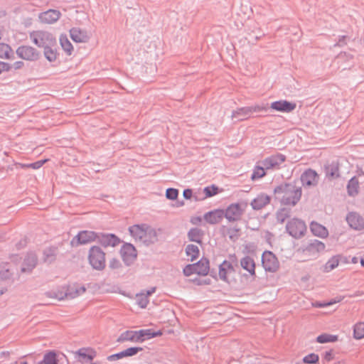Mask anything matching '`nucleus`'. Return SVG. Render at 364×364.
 Returning a JSON list of instances; mask_svg holds the SVG:
<instances>
[{
    "label": "nucleus",
    "instance_id": "nucleus-28",
    "mask_svg": "<svg viewBox=\"0 0 364 364\" xmlns=\"http://www.w3.org/2000/svg\"><path fill=\"white\" fill-rule=\"evenodd\" d=\"M240 266L245 270H246L250 276H255V262L254 259L250 257L246 256L241 259Z\"/></svg>",
    "mask_w": 364,
    "mask_h": 364
},
{
    "label": "nucleus",
    "instance_id": "nucleus-14",
    "mask_svg": "<svg viewBox=\"0 0 364 364\" xmlns=\"http://www.w3.org/2000/svg\"><path fill=\"white\" fill-rule=\"evenodd\" d=\"M285 159L286 157L284 155L278 154L265 159L262 164L266 169L275 168L283 164Z\"/></svg>",
    "mask_w": 364,
    "mask_h": 364
},
{
    "label": "nucleus",
    "instance_id": "nucleus-57",
    "mask_svg": "<svg viewBox=\"0 0 364 364\" xmlns=\"http://www.w3.org/2000/svg\"><path fill=\"white\" fill-rule=\"evenodd\" d=\"M1 266L2 265H0V275L1 277H6V273H8L9 269V268H6L7 264H4V267H1Z\"/></svg>",
    "mask_w": 364,
    "mask_h": 364
},
{
    "label": "nucleus",
    "instance_id": "nucleus-45",
    "mask_svg": "<svg viewBox=\"0 0 364 364\" xmlns=\"http://www.w3.org/2000/svg\"><path fill=\"white\" fill-rule=\"evenodd\" d=\"M326 171L328 173H330L331 176H338V171H339V167H338V162H333L331 164L328 165L326 167Z\"/></svg>",
    "mask_w": 364,
    "mask_h": 364
},
{
    "label": "nucleus",
    "instance_id": "nucleus-15",
    "mask_svg": "<svg viewBox=\"0 0 364 364\" xmlns=\"http://www.w3.org/2000/svg\"><path fill=\"white\" fill-rule=\"evenodd\" d=\"M318 176L317 173L310 168L305 171L301 176V181L304 186H314L318 183Z\"/></svg>",
    "mask_w": 364,
    "mask_h": 364
},
{
    "label": "nucleus",
    "instance_id": "nucleus-5",
    "mask_svg": "<svg viewBox=\"0 0 364 364\" xmlns=\"http://www.w3.org/2000/svg\"><path fill=\"white\" fill-rule=\"evenodd\" d=\"M286 229L291 236L295 238H299L305 235L306 225L305 223L300 219L291 218L287 222Z\"/></svg>",
    "mask_w": 364,
    "mask_h": 364
},
{
    "label": "nucleus",
    "instance_id": "nucleus-12",
    "mask_svg": "<svg viewBox=\"0 0 364 364\" xmlns=\"http://www.w3.org/2000/svg\"><path fill=\"white\" fill-rule=\"evenodd\" d=\"M61 16L60 11L56 9H48L38 14V19L41 23L45 24H53L58 21Z\"/></svg>",
    "mask_w": 364,
    "mask_h": 364
},
{
    "label": "nucleus",
    "instance_id": "nucleus-42",
    "mask_svg": "<svg viewBox=\"0 0 364 364\" xmlns=\"http://www.w3.org/2000/svg\"><path fill=\"white\" fill-rule=\"evenodd\" d=\"M202 237L201 231L198 229L194 228L189 231L188 232V238L191 241L196 242L198 243H200Z\"/></svg>",
    "mask_w": 364,
    "mask_h": 364
},
{
    "label": "nucleus",
    "instance_id": "nucleus-19",
    "mask_svg": "<svg viewBox=\"0 0 364 364\" xmlns=\"http://www.w3.org/2000/svg\"><path fill=\"white\" fill-rule=\"evenodd\" d=\"M325 248L326 245L323 242L317 240H314L305 247H304L302 251L304 252H306L309 255H315L321 252H323Z\"/></svg>",
    "mask_w": 364,
    "mask_h": 364
},
{
    "label": "nucleus",
    "instance_id": "nucleus-40",
    "mask_svg": "<svg viewBox=\"0 0 364 364\" xmlns=\"http://www.w3.org/2000/svg\"><path fill=\"white\" fill-rule=\"evenodd\" d=\"M44 54L49 61L56 60L58 55L55 47H45Z\"/></svg>",
    "mask_w": 364,
    "mask_h": 364
},
{
    "label": "nucleus",
    "instance_id": "nucleus-38",
    "mask_svg": "<svg viewBox=\"0 0 364 364\" xmlns=\"http://www.w3.org/2000/svg\"><path fill=\"white\" fill-rule=\"evenodd\" d=\"M77 354L89 360H92L96 356V352L92 348H81L77 352Z\"/></svg>",
    "mask_w": 364,
    "mask_h": 364
},
{
    "label": "nucleus",
    "instance_id": "nucleus-13",
    "mask_svg": "<svg viewBox=\"0 0 364 364\" xmlns=\"http://www.w3.org/2000/svg\"><path fill=\"white\" fill-rule=\"evenodd\" d=\"M364 176V171L360 169L357 171V175L352 177L347 184V192L350 196H355L360 191V181L359 178Z\"/></svg>",
    "mask_w": 364,
    "mask_h": 364
},
{
    "label": "nucleus",
    "instance_id": "nucleus-44",
    "mask_svg": "<svg viewBox=\"0 0 364 364\" xmlns=\"http://www.w3.org/2000/svg\"><path fill=\"white\" fill-rule=\"evenodd\" d=\"M205 198H210L217 195L219 193V188L215 185L207 186L204 188Z\"/></svg>",
    "mask_w": 364,
    "mask_h": 364
},
{
    "label": "nucleus",
    "instance_id": "nucleus-24",
    "mask_svg": "<svg viewBox=\"0 0 364 364\" xmlns=\"http://www.w3.org/2000/svg\"><path fill=\"white\" fill-rule=\"evenodd\" d=\"M155 287H151L149 290L142 291L136 294L137 304L141 308L144 309L147 306L149 302V296L155 292Z\"/></svg>",
    "mask_w": 364,
    "mask_h": 364
},
{
    "label": "nucleus",
    "instance_id": "nucleus-32",
    "mask_svg": "<svg viewBox=\"0 0 364 364\" xmlns=\"http://www.w3.org/2000/svg\"><path fill=\"white\" fill-rule=\"evenodd\" d=\"M251 117L249 107L238 108L232 114V117L237 120H244Z\"/></svg>",
    "mask_w": 364,
    "mask_h": 364
},
{
    "label": "nucleus",
    "instance_id": "nucleus-51",
    "mask_svg": "<svg viewBox=\"0 0 364 364\" xmlns=\"http://www.w3.org/2000/svg\"><path fill=\"white\" fill-rule=\"evenodd\" d=\"M60 46H72L68 40L67 34H61L59 38Z\"/></svg>",
    "mask_w": 364,
    "mask_h": 364
},
{
    "label": "nucleus",
    "instance_id": "nucleus-39",
    "mask_svg": "<svg viewBox=\"0 0 364 364\" xmlns=\"http://www.w3.org/2000/svg\"><path fill=\"white\" fill-rule=\"evenodd\" d=\"M40 364H58L56 353L54 351L46 353Z\"/></svg>",
    "mask_w": 364,
    "mask_h": 364
},
{
    "label": "nucleus",
    "instance_id": "nucleus-58",
    "mask_svg": "<svg viewBox=\"0 0 364 364\" xmlns=\"http://www.w3.org/2000/svg\"><path fill=\"white\" fill-rule=\"evenodd\" d=\"M183 197L186 199H191L192 197V190L191 189H186L183 191Z\"/></svg>",
    "mask_w": 364,
    "mask_h": 364
},
{
    "label": "nucleus",
    "instance_id": "nucleus-21",
    "mask_svg": "<svg viewBox=\"0 0 364 364\" xmlns=\"http://www.w3.org/2000/svg\"><path fill=\"white\" fill-rule=\"evenodd\" d=\"M118 342H133L141 343L139 331L127 330L120 334L117 339Z\"/></svg>",
    "mask_w": 364,
    "mask_h": 364
},
{
    "label": "nucleus",
    "instance_id": "nucleus-25",
    "mask_svg": "<svg viewBox=\"0 0 364 364\" xmlns=\"http://www.w3.org/2000/svg\"><path fill=\"white\" fill-rule=\"evenodd\" d=\"M224 217V211L220 209L210 211L204 215L205 220L210 224H216Z\"/></svg>",
    "mask_w": 364,
    "mask_h": 364
},
{
    "label": "nucleus",
    "instance_id": "nucleus-1",
    "mask_svg": "<svg viewBox=\"0 0 364 364\" xmlns=\"http://www.w3.org/2000/svg\"><path fill=\"white\" fill-rule=\"evenodd\" d=\"M274 193L284 205H295L301 198V189L293 184L284 183L277 186Z\"/></svg>",
    "mask_w": 364,
    "mask_h": 364
},
{
    "label": "nucleus",
    "instance_id": "nucleus-26",
    "mask_svg": "<svg viewBox=\"0 0 364 364\" xmlns=\"http://www.w3.org/2000/svg\"><path fill=\"white\" fill-rule=\"evenodd\" d=\"M99 242L105 247H115L120 242L119 239L112 234L102 235L99 238Z\"/></svg>",
    "mask_w": 364,
    "mask_h": 364
},
{
    "label": "nucleus",
    "instance_id": "nucleus-6",
    "mask_svg": "<svg viewBox=\"0 0 364 364\" xmlns=\"http://www.w3.org/2000/svg\"><path fill=\"white\" fill-rule=\"evenodd\" d=\"M86 291V288L83 284L79 283H66V293L59 292L55 294L59 298L75 299L84 294Z\"/></svg>",
    "mask_w": 364,
    "mask_h": 364
},
{
    "label": "nucleus",
    "instance_id": "nucleus-50",
    "mask_svg": "<svg viewBox=\"0 0 364 364\" xmlns=\"http://www.w3.org/2000/svg\"><path fill=\"white\" fill-rule=\"evenodd\" d=\"M47 161H48V159L41 160L32 164H29L30 168L38 169Z\"/></svg>",
    "mask_w": 364,
    "mask_h": 364
},
{
    "label": "nucleus",
    "instance_id": "nucleus-31",
    "mask_svg": "<svg viewBox=\"0 0 364 364\" xmlns=\"http://www.w3.org/2000/svg\"><path fill=\"white\" fill-rule=\"evenodd\" d=\"M270 201V198L266 194H260L256 198H255L251 205L255 210H259L267 205Z\"/></svg>",
    "mask_w": 364,
    "mask_h": 364
},
{
    "label": "nucleus",
    "instance_id": "nucleus-55",
    "mask_svg": "<svg viewBox=\"0 0 364 364\" xmlns=\"http://www.w3.org/2000/svg\"><path fill=\"white\" fill-rule=\"evenodd\" d=\"M10 68L11 67L8 63L0 62V75L3 73L9 71Z\"/></svg>",
    "mask_w": 364,
    "mask_h": 364
},
{
    "label": "nucleus",
    "instance_id": "nucleus-41",
    "mask_svg": "<svg viewBox=\"0 0 364 364\" xmlns=\"http://www.w3.org/2000/svg\"><path fill=\"white\" fill-rule=\"evenodd\" d=\"M16 53L11 49V47H0V58L7 59H15Z\"/></svg>",
    "mask_w": 364,
    "mask_h": 364
},
{
    "label": "nucleus",
    "instance_id": "nucleus-61",
    "mask_svg": "<svg viewBox=\"0 0 364 364\" xmlns=\"http://www.w3.org/2000/svg\"><path fill=\"white\" fill-rule=\"evenodd\" d=\"M352 262H353V264H356V263L358 262V258H357V257H353V258L352 259Z\"/></svg>",
    "mask_w": 364,
    "mask_h": 364
},
{
    "label": "nucleus",
    "instance_id": "nucleus-43",
    "mask_svg": "<svg viewBox=\"0 0 364 364\" xmlns=\"http://www.w3.org/2000/svg\"><path fill=\"white\" fill-rule=\"evenodd\" d=\"M302 360L305 364H316L318 363L319 356L318 354L312 353L304 356Z\"/></svg>",
    "mask_w": 364,
    "mask_h": 364
},
{
    "label": "nucleus",
    "instance_id": "nucleus-16",
    "mask_svg": "<svg viewBox=\"0 0 364 364\" xmlns=\"http://www.w3.org/2000/svg\"><path fill=\"white\" fill-rule=\"evenodd\" d=\"M121 255L127 264L132 262L136 257V251L135 247L131 244H125L121 248Z\"/></svg>",
    "mask_w": 364,
    "mask_h": 364
},
{
    "label": "nucleus",
    "instance_id": "nucleus-11",
    "mask_svg": "<svg viewBox=\"0 0 364 364\" xmlns=\"http://www.w3.org/2000/svg\"><path fill=\"white\" fill-rule=\"evenodd\" d=\"M218 275L220 279L227 282L234 279L235 269L230 262L225 260L220 265Z\"/></svg>",
    "mask_w": 364,
    "mask_h": 364
},
{
    "label": "nucleus",
    "instance_id": "nucleus-64",
    "mask_svg": "<svg viewBox=\"0 0 364 364\" xmlns=\"http://www.w3.org/2000/svg\"><path fill=\"white\" fill-rule=\"evenodd\" d=\"M334 364H345V363H343V362H337V363H334Z\"/></svg>",
    "mask_w": 364,
    "mask_h": 364
},
{
    "label": "nucleus",
    "instance_id": "nucleus-56",
    "mask_svg": "<svg viewBox=\"0 0 364 364\" xmlns=\"http://www.w3.org/2000/svg\"><path fill=\"white\" fill-rule=\"evenodd\" d=\"M349 40L350 38L347 36H339L338 43H336L334 46H339V43L347 44L350 42Z\"/></svg>",
    "mask_w": 364,
    "mask_h": 364
},
{
    "label": "nucleus",
    "instance_id": "nucleus-7",
    "mask_svg": "<svg viewBox=\"0 0 364 364\" xmlns=\"http://www.w3.org/2000/svg\"><path fill=\"white\" fill-rule=\"evenodd\" d=\"M245 208V204L232 203L227 208V209L224 212V216L229 221L238 220L242 215Z\"/></svg>",
    "mask_w": 364,
    "mask_h": 364
},
{
    "label": "nucleus",
    "instance_id": "nucleus-60",
    "mask_svg": "<svg viewBox=\"0 0 364 364\" xmlns=\"http://www.w3.org/2000/svg\"><path fill=\"white\" fill-rule=\"evenodd\" d=\"M16 166L19 168H29L30 166H29V164H17Z\"/></svg>",
    "mask_w": 364,
    "mask_h": 364
},
{
    "label": "nucleus",
    "instance_id": "nucleus-8",
    "mask_svg": "<svg viewBox=\"0 0 364 364\" xmlns=\"http://www.w3.org/2000/svg\"><path fill=\"white\" fill-rule=\"evenodd\" d=\"M97 235L93 231H80L72 240L73 245H85L97 239Z\"/></svg>",
    "mask_w": 364,
    "mask_h": 364
},
{
    "label": "nucleus",
    "instance_id": "nucleus-23",
    "mask_svg": "<svg viewBox=\"0 0 364 364\" xmlns=\"http://www.w3.org/2000/svg\"><path fill=\"white\" fill-rule=\"evenodd\" d=\"M70 38L75 43H86L89 36L85 31L79 28H73L70 31Z\"/></svg>",
    "mask_w": 364,
    "mask_h": 364
},
{
    "label": "nucleus",
    "instance_id": "nucleus-22",
    "mask_svg": "<svg viewBox=\"0 0 364 364\" xmlns=\"http://www.w3.org/2000/svg\"><path fill=\"white\" fill-rule=\"evenodd\" d=\"M310 230L314 236L318 237L326 238L328 235V229L316 221H312L310 223Z\"/></svg>",
    "mask_w": 364,
    "mask_h": 364
},
{
    "label": "nucleus",
    "instance_id": "nucleus-30",
    "mask_svg": "<svg viewBox=\"0 0 364 364\" xmlns=\"http://www.w3.org/2000/svg\"><path fill=\"white\" fill-rule=\"evenodd\" d=\"M343 257L341 255H337L332 256L323 266V271L325 272H329L339 265L340 262L342 261Z\"/></svg>",
    "mask_w": 364,
    "mask_h": 364
},
{
    "label": "nucleus",
    "instance_id": "nucleus-17",
    "mask_svg": "<svg viewBox=\"0 0 364 364\" xmlns=\"http://www.w3.org/2000/svg\"><path fill=\"white\" fill-rule=\"evenodd\" d=\"M296 107V103L288 102L287 100H279L273 102L270 107L277 112H290L293 111Z\"/></svg>",
    "mask_w": 364,
    "mask_h": 364
},
{
    "label": "nucleus",
    "instance_id": "nucleus-59",
    "mask_svg": "<svg viewBox=\"0 0 364 364\" xmlns=\"http://www.w3.org/2000/svg\"><path fill=\"white\" fill-rule=\"evenodd\" d=\"M63 49L68 55H70L72 54L73 48V47H63Z\"/></svg>",
    "mask_w": 364,
    "mask_h": 364
},
{
    "label": "nucleus",
    "instance_id": "nucleus-54",
    "mask_svg": "<svg viewBox=\"0 0 364 364\" xmlns=\"http://www.w3.org/2000/svg\"><path fill=\"white\" fill-rule=\"evenodd\" d=\"M121 263L118 259L113 258L109 261V267L112 269H117L120 267Z\"/></svg>",
    "mask_w": 364,
    "mask_h": 364
},
{
    "label": "nucleus",
    "instance_id": "nucleus-37",
    "mask_svg": "<svg viewBox=\"0 0 364 364\" xmlns=\"http://www.w3.org/2000/svg\"><path fill=\"white\" fill-rule=\"evenodd\" d=\"M338 340V336L328 333H322L316 337L318 343H334Z\"/></svg>",
    "mask_w": 364,
    "mask_h": 364
},
{
    "label": "nucleus",
    "instance_id": "nucleus-35",
    "mask_svg": "<svg viewBox=\"0 0 364 364\" xmlns=\"http://www.w3.org/2000/svg\"><path fill=\"white\" fill-rule=\"evenodd\" d=\"M353 338L356 340L364 338V321H358L353 326Z\"/></svg>",
    "mask_w": 364,
    "mask_h": 364
},
{
    "label": "nucleus",
    "instance_id": "nucleus-62",
    "mask_svg": "<svg viewBox=\"0 0 364 364\" xmlns=\"http://www.w3.org/2000/svg\"><path fill=\"white\" fill-rule=\"evenodd\" d=\"M360 264L364 267V257L361 259Z\"/></svg>",
    "mask_w": 364,
    "mask_h": 364
},
{
    "label": "nucleus",
    "instance_id": "nucleus-52",
    "mask_svg": "<svg viewBox=\"0 0 364 364\" xmlns=\"http://www.w3.org/2000/svg\"><path fill=\"white\" fill-rule=\"evenodd\" d=\"M124 353H123V350L118 353H115V354H113V355H109L107 359L109 361H114V360H119V359H122L124 358Z\"/></svg>",
    "mask_w": 364,
    "mask_h": 364
},
{
    "label": "nucleus",
    "instance_id": "nucleus-48",
    "mask_svg": "<svg viewBox=\"0 0 364 364\" xmlns=\"http://www.w3.org/2000/svg\"><path fill=\"white\" fill-rule=\"evenodd\" d=\"M178 196V191L176 188H168L166 191V196L168 199L175 200Z\"/></svg>",
    "mask_w": 364,
    "mask_h": 364
},
{
    "label": "nucleus",
    "instance_id": "nucleus-4",
    "mask_svg": "<svg viewBox=\"0 0 364 364\" xmlns=\"http://www.w3.org/2000/svg\"><path fill=\"white\" fill-rule=\"evenodd\" d=\"M30 38L37 46H54L56 38L54 36L45 31H36L30 33Z\"/></svg>",
    "mask_w": 364,
    "mask_h": 364
},
{
    "label": "nucleus",
    "instance_id": "nucleus-18",
    "mask_svg": "<svg viewBox=\"0 0 364 364\" xmlns=\"http://www.w3.org/2000/svg\"><path fill=\"white\" fill-rule=\"evenodd\" d=\"M346 219L350 228L357 230H364V218L358 213H350Z\"/></svg>",
    "mask_w": 364,
    "mask_h": 364
},
{
    "label": "nucleus",
    "instance_id": "nucleus-33",
    "mask_svg": "<svg viewBox=\"0 0 364 364\" xmlns=\"http://www.w3.org/2000/svg\"><path fill=\"white\" fill-rule=\"evenodd\" d=\"M56 258V248L48 247L44 249L43 252V260L45 262L50 263Z\"/></svg>",
    "mask_w": 364,
    "mask_h": 364
},
{
    "label": "nucleus",
    "instance_id": "nucleus-34",
    "mask_svg": "<svg viewBox=\"0 0 364 364\" xmlns=\"http://www.w3.org/2000/svg\"><path fill=\"white\" fill-rule=\"evenodd\" d=\"M186 256L191 261L196 259L200 255V250L198 245H188L186 247Z\"/></svg>",
    "mask_w": 364,
    "mask_h": 364
},
{
    "label": "nucleus",
    "instance_id": "nucleus-20",
    "mask_svg": "<svg viewBox=\"0 0 364 364\" xmlns=\"http://www.w3.org/2000/svg\"><path fill=\"white\" fill-rule=\"evenodd\" d=\"M16 55L24 60H32L37 58L38 53L33 47H18Z\"/></svg>",
    "mask_w": 364,
    "mask_h": 364
},
{
    "label": "nucleus",
    "instance_id": "nucleus-2",
    "mask_svg": "<svg viewBox=\"0 0 364 364\" xmlns=\"http://www.w3.org/2000/svg\"><path fill=\"white\" fill-rule=\"evenodd\" d=\"M129 231L135 240L143 243L149 244L156 240V231L146 225H132Z\"/></svg>",
    "mask_w": 364,
    "mask_h": 364
},
{
    "label": "nucleus",
    "instance_id": "nucleus-53",
    "mask_svg": "<svg viewBox=\"0 0 364 364\" xmlns=\"http://www.w3.org/2000/svg\"><path fill=\"white\" fill-rule=\"evenodd\" d=\"M250 109V114L251 115L254 113V112H260V111H263V110H265V107H263V106H261V105H253V106H251V107H249Z\"/></svg>",
    "mask_w": 364,
    "mask_h": 364
},
{
    "label": "nucleus",
    "instance_id": "nucleus-63",
    "mask_svg": "<svg viewBox=\"0 0 364 364\" xmlns=\"http://www.w3.org/2000/svg\"><path fill=\"white\" fill-rule=\"evenodd\" d=\"M326 306V304H321L316 305V306H318V307H323Z\"/></svg>",
    "mask_w": 364,
    "mask_h": 364
},
{
    "label": "nucleus",
    "instance_id": "nucleus-46",
    "mask_svg": "<svg viewBox=\"0 0 364 364\" xmlns=\"http://www.w3.org/2000/svg\"><path fill=\"white\" fill-rule=\"evenodd\" d=\"M141 347H130L123 350L124 357H132L136 355L139 352L141 351Z\"/></svg>",
    "mask_w": 364,
    "mask_h": 364
},
{
    "label": "nucleus",
    "instance_id": "nucleus-49",
    "mask_svg": "<svg viewBox=\"0 0 364 364\" xmlns=\"http://www.w3.org/2000/svg\"><path fill=\"white\" fill-rule=\"evenodd\" d=\"M183 274L187 277H189L193 274H196L193 264L186 265L185 267V268L183 269Z\"/></svg>",
    "mask_w": 364,
    "mask_h": 364
},
{
    "label": "nucleus",
    "instance_id": "nucleus-9",
    "mask_svg": "<svg viewBox=\"0 0 364 364\" xmlns=\"http://www.w3.org/2000/svg\"><path fill=\"white\" fill-rule=\"evenodd\" d=\"M59 292L66 293V282L64 280H58L52 282L49 286V289L46 291V295L49 298L55 299L57 300H64L66 298H59L55 296Z\"/></svg>",
    "mask_w": 364,
    "mask_h": 364
},
{
    "label": "nucleus",
    "instance_id": "nucleus-36",
    "mask_svg": "<svg viewBox=\"0 0 364 364\" xmlns=\"http://www.w3.org/2000/svg\"><path fill=\"white\" fill-rule=\"evenodd\" d=\"M139 331L141 343L145 341L146 339H149L162 335V333L160 331L157 332H154L151 329H141Z\"/></svg>",
    "mask_w": 364,
    "mask_h": 364
},
{
    "label": "nucleus",
    "instance_id": "nucleus-29",
    "mask_svg": "<svg viewBox=\"0 0 364 364\" xmlns=\"http://www.w3.org/2000/svg\"><path fill=\"white\" fill-rule=\"evenodd\" d=\"M195 273L198 275H207L209 272V261L205 258H202L197 263L193 264Z\"/></svg>",
    "mask_w": 364,
    "mask_h": 364
},
{
    "label": "nucleus",
    "instance_id": "nucleus-27",
    "mask_svg": "<svg viewBox=\"0 0 364 364\" xmlns=\"http://www.w3.org/2000/svg\"><path fill=\"white\" fill-rule=\"evenodd\" d=\"M37 264V257L36 254L30 252L23 258L22 263V271L28 272L33 269Z\"/></svg>",
    "mask_w": 364,
    "mask_h": 364
},
{
    "label": "nucleus",
    "instance_id": "nucleus-10",
    "mask_svg": "<svg viewBox=\"0 0 364 364\" xmlns=\"http://www.w3.org/2000/svg\"><path fill=\"white\" fill-rule=\"evenodd\" d=\"M262 265L265 270L275 272L279 268V262L276 256L271 252H264L262 258Z\"/></svg>",
    "mask_w": 364,
    "mask_h": 364
},
{
    "label": "nucleus",
    "instance_id": "nucleus-3",
    "mask_svg": "<svg viewBox=\"0 0 364 364\" xmlns=\"http://www.w3.org/2000/svg\"><path fill=\"white\" fill-rule=\"evenodd\" d=\"M88 261L94 269H103L106 265L105 252L98 246L91 247L88 253Z\"/></svg>",
    "mask_w": 364,
    "mask_h": 364
},
{
    "label": "nucleus",
    "instance_id": "nucleus-47",
    "mask_svg": "<svg viewBox=\"0 0 364 364\" xmlns=\"http://www.w3.org/2000/svg\"><path fill=\"white\" fill-rule=\"evenodd\" d=\"M264 167L262 166H256L254 169V171L252 175V179L255 180L258 178H261L264 176H265L266 173L264 171Z\"/></svg>",
    "mask_w": 364,
    "mask_h": 364
}]
</instances>
